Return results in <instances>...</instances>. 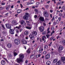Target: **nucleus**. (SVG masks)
Here are the masks:
<instances>
[{"label": "nucleus", "instance_id": "a878e982", "mask_svg": "<svg viewBox=\"0 0 65 65\" xmlns=\"http://www.w3.org/2000/svg\"><path fill=\"white\" fill-rule=\"evenodd\" d=\"M44 15H45L46 14H48V13H47V11H45L44 12Z\"/></svg>", "mask_w": 65, "mask_h": 65}, {"label": "nucleus", "instance_id": "de8ad7c7", "mask_svg": "<svg viewBox=\"0 0 65 65\" xmlns=\"http://www.w3.org/2000/svg\"><path fill=\"white\" fill-rule=\"evenodd\" d=\"M41 52H42V51H41V50H40H40H39V53H41Z\"/></svg>", "mask_w": 65, "mask_h": 65}, {"label": "nucleus", "instance_id": "f8f14e48", "mask_svg": "<svg viewBox=\"0 0 65 65\" xmlns=\"http://www.w3.org/2000/svg\"><path fill=\"white\" fill-rule=\"evenodd\" d=\"M44 38H45V39H46V37L45 36H44L42 37V40H43V41H44V43H45V42H46V40L44 39Z\"/></svg>", "mask_w": 65, "mask_h": 65}, {"label": "nucleus", "instance_id": "2eb2a0df", "mask_svg": "<svg viewBox=\"0 0 65 65\" xmlns=\"http://www.w3.org/2000/svg\"><path fill=\"white\" fill-rule=\"evenodd\" d=\"M1 63L3 65H5V61L4 60H3L1 61Z\"/></svg>", "mask_w": 65, "mask_h": 65}, {"label": "nucleus", "instance_id": "f257e3e1", "mask_svg": "<svg viewBox=\"0 0 65 65\" xmlns=\"http://www.w3.org/2000/svg\"><path fill=\"white\" fill-rule=\"evenodd\" d=\"M19 57L18 58H17L16 60L18 63H20V62H23V58H24V54L21 53L19 55Z\"/></svg>", "mask_w": 65, "mask_h": 65}, {"label": "nucleus", "instance_id": "4c0bfd02", "mask_svg": "<svg viewBox=\"0 0 65 65\" xmlns=\"http://www.w3.org/2000/svg\"><path fill=\"white\" fill-rule=\"evenodd\" d=\"M55 52H51V54H52V55H54V54H55Z\"/></svg>", "mask_w": 65, "mask_h": 65}, {"label": "nucleus", "instance_id": "72a5a7b5", "mask_svg": "<svg viewBox=\"0 0 65 65\" xmlns=\"http://www.w3.org/2000/svg\"><path fill=\"white\" fill-rule=\"evenodd\" d=\"M63 15V14L61 13H59V15L60 16V17H62Z\"/></svg>", "mask_w": 65, "mask_h": 65}, {"label": "nucleus", "instance_id": "9d476101", "mask_svg": "<svg viewBox=\"0 0 65 65\" xmlns=\"http://www.w3.org/2000/svg\"><path fill=\"white\" fill-rule=\"evenodd\" d=\"M61 61L63 63H65V57H62L61 58Z\"/></svg>", "mask_w": 65, "mask_h": 65}, {"label": "nucleus", "instance_id": "0e129e2a", "mask_svg": "<svg viewBox=\"0 0 65 65\" xmlns=\"http://www.w3.org/2000/svg\"><path fill=\"white\" fill-rule=\"evenodd\" d=\"M50 33V31L49 30L48 31V32L47 33V34H49Z\"/></svg>", "mask_w": 65, "mask_h": 65}, {"label": "nucleus", "instance_id": "6e6552de", "mask_svg": "<svg viewBox=\"0 0 65 65\" xmlns=\"http://www.w3.org/2000/svg\"><path fill=\"white\" fill-rule=\"evenodd\" d=\"M21 25H22L23 26H26V23L24 21L21 20Z\"/></svg>", "mask_w": 65, "mask_h": 65}, {"label": "nucleus", "instance_id": "09e8293b", "mask_svg": "<svg viewBox=\"0 0 65 65\" xmlns=\"http://www.w3.org/2000/svg\"><path fill=\"white\" fill-rule=\"evenodd\" d=\"M34 56L33 55H32L30 57H32V58H34V56Z\"/></svg>", "mask_w": 65, "mask_h": 65}, {"label": "nucleus", "instance_id": "a19ab883", "mask_svg": "<svg viewBox=\"0 0 65 65\" xmlns=\"http://www.w3.org/2000/svg\"><path fill=\"white\" fill-rule=\"evenodd\" d=\"M4 8L3 7H0V10H2Z\"/></svg>", "mask_w": 65, "mask_h": 65}, {"label": "nucleus", "instance_id": "f3484780", "mask_svg": "<svg viewBox=\"0 0 65 65\" xmlns=\"http://www.w3.org/2000/svg\"><path fill=\"white\" fill-rule=\"evenodd\" d=\"M15 23H16V22L15 21V20H12V23L13 25H16Z\"/></svg>", "mask_w": 65, "mask_h": 65}, {"label": "nucleus", "instance_id": "ea45409f", "mask_svg": "<svg viewBox=\"0 0 65 65\" xmlns=\"http://www.w3.org/2000/svg\"><path fill=\"white\" fill-rule=\"evenodd\" d=\"M4 59L6 61V62H7V63H9V62H8V61L7 60V59H6V58H4Z\"/></svg>", "mask_w": 65, "mask_h": 65}, {"label": "nucleus", "instance_id": "412c9836", "mask_svg": "<svg viewBox=\"0 0 65 65\" xmlns=\"http://www.w3.org/2000/svg\"><path fill=\"white\" fill-rule=\"evenodd\" d=\"M44 50H46L48 48V46L45 45L44 46Z\"/></svg>", "mask_w": 65, "mask_h": 65}, {"label": "nucleus", "instance_id": "4d7b16f0", "mask_svg": "<svg viewBox=\"0 0 65 65\" xmlns=\"http://www.w3.org/2000/svg\"><path fill=\"white\" fill-rule=\"evenodd\" d=\"M20 32H21V31H23V29H20L19 30Z\"/></svg>", "mask_w": 65, "mask_h": 65}, {"label": "nucleus", "instance_id": "6ab92c4d", "mask_svg": "<svg viewBox=\"0 0 65 65\" xmlns=\"http://www.w3.org/2000/svg\"><path fill=\"white\" fill-rule=\"evenodd\" d=\"M29 34V32L28 31H26L24 32V35H28Z\"/></svg>", "mask_w": 65, "mask_h": 65}, {"label": "nucleus", "instance_id": "423d86ee", "mask_svg": "<svg viewBox=\"0 0 65 65\" xmlns=\"http://www.w3.org/2000/svg\"><path fill=\"white\" fill-rule=\"evenodd\" d=\"M9 32L11 34H14V30L13 29H10Z\"/></svg>", "mask_w": 65, "mask_h": 65}, {"label": "nucleus", "instance_id": "1a4fd4ad", "mask_svg": "<svg viewBox=\"0 0 65 65\" xmlns=\"http://www.w3.org/2000/svg\"><path fill=\"white\" fill-rule=\"evenodd\" d=\"M50 57V54H48L46 55L45 56V58L46 60L48 59Z\"/></svg>", "mask_w": 65, "mask_h": 65}, {"label": "nucleus", "instance_id": "8fccbe9b", "mask_svg": "<svg viewBox=\"0 0 65 65\" xmlns=\"http://www.w3.org/2000/svg\"><path fill=\"white\" fill-rule=\"evenodd\" d=\"M46 34V32H45V31L44 32H43L42 33V34L43 35H44V34Z\"/></svg>", "mask_w": 65, "mask_h": 65}, {"label": "nucleus", "instance_id": "a211bd4d", "mask_svg": "<svg viewBox=\"0 0 65 65\" xmlns=\"http://www.w3.org/2000/svg\"><path fill=\"white\" fill-rule=\"evenodd\" d=\"M7 46L9 48H10L11 47V44L10 43H8L7 44Z\"/></svg>", "mask_w": 65, "mask_h": 65}, {"label": "nucleus", "instance_id": "dca6fc26", "mask_svg": "<svg viewBox=\"0 0 65 65\" xmlns=\"http://www.w3.org/2000/svg\"><path fill=\"white\" fill-rule=\"evenodd\" d=\"M61 64V60H59L56 63V64L57 65H59Z\"/></svg>", "mask_w": 65, "mask_h": 65}, {"label": "nucleus", "instance_id": "6e6d98bb", "mask_svg": "<svg viewBox=\"0 0 65 65\" xmlns=\"http://www.w3.org/2000/svg\"><path fill=\"white\" fill-rule=\"evenodd\" d=\"M25 43H24V44H27V41H26L25 40Z\"/></svg>", "mask_w": 65, "mask_h": 65}, {"label": "nucleus", "instance_id": "0eeeda50", "mask_svg": "<svg viewBox=\"0 0 65 65\" xmlns=\"http://www.w3.org/2000/svg\"><path fill=\"white\" fill-rule=\"evenodd\" d=\"M44 27L43 26H41L39 28V30L41 32H43L44 31Z\"/></svg>", "mask_w": 65, "mask_h": 65}, {"label": "nucleus", "instance_id": "393cba45", "mask_svg": "<svg viewBox=\"0 0 65 65\" xmlns=\"http://www.w3.org/2000/svg\"><path fill=\"white\" fill-rule=\"evenodd\" d=\"M13 52H14L13 54H14V56L15 57V56H17V55H18V53H17L16 52H15L14 51Z\"/></svg>", "mask_w": 65, "mask_h": 65}, {"label": "nucleus", "instance_id": "052dcab7", "mask_svg": "<svg viewBox=\"0 0 65 65\" xmlns=\"http://www.w3.org/2000/svg\"><path fill=\"white\" fill-rule=\"evenodd\" d=\"M56 22L57 24H59V21L58 20L56 21Z\"/></svg>", "mask_w": 65, "mask_h": 65}, {"label": "nucleus", "instance_id": "e433bc0d", "mask_svg": "<svg viewBox=\"0 0 65 65\" xmlns=\"http://www.w3.org/2000/svg\"><path fill=\"white\" fill-rule=\"evenodd\" d=\"M6 33V32L4 31H3L2 32V33L3 34H5Z\"/></svg>", "mask_w": 65, "mask_h": 65}, {"label": "nucleus", "instance_id": "b1692460", "mask_svg": "<svg viewBox=\"0 0 65 65\" xmlns=\"http://www.w3.org/2000/svg\"><path fill=\"white\" fill-rule=\"evenodd\" d=\"M26 52L27 53H28V54H29L30 53V52H31V51H30V49H28L27 50Z\"/></svg>", "mask_w": 65, "mask_h": 65}, {"label": "nucleus", "instance_id": "13d9d810", "mask_svg": "<svg viewBox=\"0 0 65 65\" xmlns=\"http://www.w3.org/2000/svg\"><path fill=\"white\" fill-rule=\"evenodd\" d=\"M29 9V8H26L24 10V11H25V10H28Z\"/></svg>", "mask_w": 65, "mask_h": 65}, {"label": "nucleus", "instance_id": "bf43d9fd", "mask_svg": "<svg viewBox=\"0 0 65 65\" xmlns=\"http://www.w3.org/2000/svg\"><path fill=\"white\" fill-rule=\"evenodd\" d=\"M9 13H6V14H5V15H6V16H8V14H9Z\"/></svg>", "mask_w": 65, "mask_h": 65}, {"label": "nucleus", "instance_id": "680f3d73", "mask_svg": "<svg viewBox=\"0 0 65 65\" xmlns=\"http://www.w3.org/2000/svg\"><path fill=\"white\" fill-rule=\"evenodd\" d=\"M60 24H61V25H62L63 24V22L62 21H61L60 22Z\"/></svg>", "mask_w": 65, "mask_h": 65}, {"label": "nucleus", "instance_id": "c756f323", "mask_svg": "<svg viewBox=\"0 0 65 65\" xmlns=\"http://www.w3.org/2000/svg\"><path fill=\"white\" fill-rule=\"evenodd\" d=\"M8 57H12V55H11V54H9L8 55Z\"/></svg>", "mask_w": 65, "mask_h": 65}, {"label": "nucleus", "instance_id": "7ed1b4c3", "mask_svg": "<svg viewBox=\"0 0 65 65\" xmlns=\"http://www.w3.org/2000/svg\"><path fill=\"white\" fill-rule=\"evenodd\" d=\"M29 17V13H26L25 14V15L23 17V19L24 20H27L28 19V17Z\"/></svg>", "mask_w": 65, "mask_h": 65}, {"label": "nucleus", "instance_id": "9b49d317", "mask_svg": "<svg viewBox=\"0 0 65 65\" xmlns=\"http://www.w3.org/2000/svg\"><path fill=\"white\" fill-rule=\"evenodd\" d=\"M39 20L42 22H44L45 23V21H44V18L43 17H40L39 18Z\"/></svg>", "mask_w": 65, "mask_h": 65}, {"label": "nucleus", "instance_id": "c9c22d12", "mask_svg": "<svg viewBox=\"0 0 65 65\" xmlns=\"http://www.w3.org/2000/svg\"><path fill=\"white\" fill-rule=\"evenodd\" d=\"M62 10H65V6H63L62 8Z\"/></svg>", "mask_w": 65, "mask_h": 65}, {"label": "nucleus", "instance_id": "39448f33", "mask_svg": "<svg viewBox=\"0 0 65 65\" xmlns=\"http://www.w3.org/2000/svg\"><path fill=\"white\" fill-rule=\"evenodd\" d=\"M5 26L7 28H8V29H11V25H10V24L9 23L6 24H5Z\"/></svg>", "mask_w": 65, "mask_h": 65}, {"label": "nucleus", "instance_id": "4468645a", "mask_svg": "<svg viewBox=\"0 0 65 65\" xmlns=\"http://www.w3.org/2000/svg\"><path fill=\"white\" fill-rule=\"evenodd\" d=\"M32 34H32V35L33 36L34 35V36H36V35H37V33L36 31H34L32 32Z\"/></svg>", "mask_w": 65, "mask_h": 65}, {"label": "nucleus", "instance_id": "3c124183", "mask_svg": "<svg viewBox=\"0 0 65 65\" xmlns=\"http://www.w3.org/2000/svg\"><path fill=\"white\" fill-rule=\"evenodd\" d=\"M54 37H51L50 39V40H53V39H54Z\"/></svg>", "mask_w": 65, "mask_h": 65}, {"label": "nucleus", "instance_id": "7c9ffc66", "mask_svg": "<svg viewBox=\"0 0 65 65\" xmlns=\"http://www.w3.org/2000/svg\"><path fill=\"white\" fill-rule=\"evenodd\" d=\"M15 31L16 32V33H17V34H19V30L17 29H16Z\"/></svg>", "mask_w": 65, "mask_h": 65}, {"label": "nucleus", "instance_id": "ddd939ff", "mask_svg": "<svg viewBox=\"0 0 65 65\" xmlns=\"http://www.w3.org/2000/svg\"><path fill=\"white\" fill-rule=\"evenodd\" d=\"M33 36L32 34H31L29 35V37L31 39H32V40H33V39H34V37Z\"/></svg>", "mask_w": 65, "mask_h": 65}, {"label": "nucleus", "instance_id": "c03bdc74", "mask_svg": "<svg viewBox=\"0 0 65 65\" xmlns=\"http://www.w3.org/2000/svg\"><path fill=\"white\" fill-rule=\"evenodd\" d=\"M2 27L4 29H5V27H4V25H2Z\"/></svg>", "mask_w": 65, "mask_h": 65}, {"label": "nucleus", "instance_id": "f704fd0d", "mask_svg": "<svg viewBox=\"0 0 65 65\" xmlns=\"http://www.w3.org/2000/svg\"><path fill=\"white\" fill-rule=\"evenodd\" d=\"M46 36L47 38H49V37H49V36H50V35H48V34L46 35Z\"/></svg>", "mask_w": 65, "mask_h": 65}, {"label": "nucleus", "instance_id": "58836bf2", "mask_svg": "<svg viewBox=\"0 0 65 65\" xmlns=\"http://www.w3.org/2000/svg\"><path fill=\"white\" fill-rule=\"evenodd\" d=\"M31 3H30L31 4H33L34 2V1L33 0H32L31 1Z\"/></svg>", "mask_w": 65, "mask_h": 65}, {"label": "nucleus", "instance_id": "774afa93", "mask_svg": "<svg viewBox=\"0 0 65 65\" xmlns=\"http://www.w3.org/2000/svg\"><path fill=\"white\" fill-rule=\"evenodd\" d=\"M60 38V36H59L57 37V39H58V38Z\"/></svg>", "mask_w": 65, "mask_h": 65}, {"label": "nucleus", "instance_id": "603ef678", "mask_svg": "<svg viewBox=\"0 0 65 65\" xmlns=\"http://www.w3.org/2000/svg\"><path fill=\"white\" fill-rule=\"evenodd\" d=\"M53 20H55V18H54V17H53L52 18V22H53Z\"/></svg>", "mask_w": 65, "mask_h": 65}, {"label": "nucleus", "instance_id": "49530a36", "mask_svg": "<svg viewBox=\"0 0 65 65\" xmlns=\"http://www.w3.org/2000/svg\"><path fill=\"white\" fill-rule=\"evenodd\" d=\"M37 17V16L36 15H35L34 16V18L35 19H36Z\"/></svg>", "mask_w": 65, "mask_h": 65}, {"label": "nucleus", "instance_id": "f03ea898", "mask_svg": "<svg viewBox=\"0 0 65 65\" xmlns=\"http://www.w3.org/2000/svg\"><path fill=\"white\" fill-rule=\"evenodd\" d=\"M14 42L17 45H18L21 43V40L19 39L16 38L14 40Z\"/></svg>", "mask_w": 65, "mask_h": 65}, {"label": "nucleus", "instance_id": "864d4df0", "mask_svg": "<svg viewBox=\"0 0 65 65\" xmlns=\"http://www.w3.org/2000/svg\"><path fill=\"white\" fill-rule=\"evenodd\" d=\"M45 8H48V5H47L45 6Z\"/></svg>", "mask_w": 65, "mask_h": 65}, {"label": "nucleus", "instance_id": "69168bd1", "mask_svg": "<svg viewBox=\"0 0 65 65\" xmlns=\"http://www.w3.org/2000/svg\"><path fill=\"white\" fill-rule=\"evenodd\" d=\"M58 20L59 21H61V18L60 17L58 18Z\"/></svg>", "mask_w": 65, "mask_h": 65}, {"label": "nucleus", "instance_id": "bb28decb", "mask_svg": "<svg viewBox=\"0 0 65 65\" xmlns=\"http://www.w3.org/2000/svg\"><path fill=\"white\" fill-rule=\"evenodd\" d=\"M9 7H10V5H9L8 6L6 7V10H8V9L9 8Z\"/></svg>", "mask_w": 65, "mask_h": 65}, {"label": "nucleus", "instance_id": "cd10ccee", "mask_svg": "<svg viewBox=\"0 0 65 65\" xmlns=\"http://www.w3.org/2000/svg\"><path fill=\"white\" fill-rule=\"evenodd\" d=\"M48 15H49V14H46L44 15L46 18H48Z\"/></svg>", "mask_w": 65, "mask_h": 65}, {"label": "nucleus", "instance_id": "20e7f679", "mask_svg": "<svg viewBox=\"0 0 65 65\" xmlns=\"http://www.w3.org/2000/svg\"><path fill=\"white\" fill-rule=\"evenodd\" d=\"M63 49V47L62 46H59L58 49V51L59 53H61L62 52V50Z\"/></svg>", "mask_w": 65, "mask_h": 65}, {"label": "nucleus", "instance_id": "a18cd8bd", "mask_svg": "<svg viewBox=\"0 0 65 65\" xmlns=\"http://www.w3.org/2000/svg\"><path fill=\"white\" fill-rule=\"evenodd\" d=\"M46 54V51H44L43 53V55H45Z\"/></svg>", "mask_w": 65, "mask_h": 65}, {"label": "nucleus", "instance_id": "5701e85b", "mask_svg": "<svg viewBox=\"0 0 65 65\" xmlns=\"http://www.w3.org/2000/svg\"><path fill=\"white\" fill-rule=\"evenodd\" d=\"M16 28H17L18 29L20 30V28H22V26L21 25H20L18 27L16 26Z\"/></svg>", "mask_w": 65, "mask_h": 65}, {"label": "nucleus", "instance_id": "79ce46f5", "mask_svg": "<svg viewBox=\"0 0 65 65\" xmlns=\"http://www.w3.org/2000/svg\"><path fill=\"white\" fill-rule=\"evenodd\" d=\"M43 25L44 26H46V24L45 23H43Z\"/></svg>", "mask_w": 65, "mask_h": 65}, {"label": "nucleus", "instance_id": "aec40b11", "mask_svg": "<svg viewBox=\"0 0 65 65\" xmlns=\"http://www.w3.org/2000/svg\"><path fill=\"white\" fill-rule=\"evenodd\" d=\"M51 64V61H48L46 62V64L47 65H50Z\"/></svg>", "mask_w": 65, "mask_h": 65}, {"label": "nucleus", "instance_id": "338daca9", "mask_svg": "<svg viewBox=\"0 0 65 65\" xmlns=\"http://www.w3.org/2000/svg\"><path fill=\"white\" fill-rule=\"evenodd\" d=\"M44 2V0H41V2L42 3V2Z\"/></svg>", "mask_w": 65, "mask_h": 65}, {"label": "nucleus", "instance_id": "5fc2aeb1", "mask_svg": "<svg viewBox=\"0 0 65 65\" xmlns=\"http://www.w3.org/2000/svg\"><path fill=\"white\" fill-rule=\"evenodd\" d=\"M52 44V42H51L50 43V44H49L48 45L49 46H51V44Z\"/></svg>", "mask_w": 65, "mask_h": 65}, {"label": "nucleus", "instance_id": "e2e57ef3", "mask_svg": "<svg viewBox=\"0 0 65 65\" xmlns=\"http://www.w3.org/2000/svg\"><path fill=\"white\" fill-rule=\"evenodd\" d=\"M49 19L47 18H45V20L46 21H48V20Z\"/></svg>", "mask_w": 65, "mask_h": 65}, {"label": "nucleus", "instance_id": "c85d7f7f", "mask_svg": "<svg viewBox=\"0 0 65 65\" xmlns=\"http://www.w3.org/2000/svg\"><path fill=\"white\" fill-rule=\"evenodd\" d=\"M57 62V59H54L53 60L54 63H56Z\"/></svg>", "mask_w": 65, "mask_h": 65}, {"label": "nucleus", "instance_id": "37998d69", "mask_svg": "<svg viewBox=\"0 0 65 65\" xmlns=\"http://www.w3.org/2000/svg\"><path fill=\"white\" fill-rule=\"evenodd\" d=\"M1 4L2 5H4L5 4V3H2Z\"/></svg>", "mask_w": 65, "mask_h": 65}, {"label": "nucleus", "instance_id": "2f4dec72", "mask_svg": "<svg viewBox=\"0 0 65 65\" xmlns=\"http://www.w3.org/2000/svg\"><path fill=\"white\" fill-rule=\"evenodd\" d=\"M26 28L27 29H29V30H30V29H31V27H29V26H27L26 27Z\"/></svg>", "mask_w": 65, "mask_h": 65}, {"label": "nucleus", "instance_id": "4be33fe9", "mask_svg": "<svg viewBox=\"0 0 65 65\" xmlns=\"http://www.w3.org/2000/svg\"><path fill=\"white\" fill-rule=\"evenodd\" d=\"M22 11V10H18L17 11V13H21Z\"/></svg>", "mask_w": 65, "mask_h": 65}, {"label": "nucleus", "instance_id": "473e14b6", "mask_svg": "<svg viewBox=\"0 0 65 65\" xmlns=\"http://www.w3.org/2000/svg\"><path fill=\"white\" fill-rule=\"evenodd\" d=\"M22 42L23 43V44H24V43H25V40H22Z\"/></svg>", "mask_w": 65, "mask_h": 65}]
</instances>
